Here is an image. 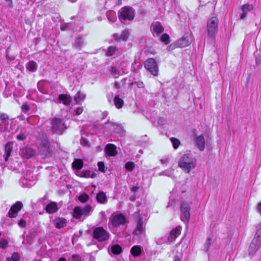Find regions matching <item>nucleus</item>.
Listing matches in <instances>:
<instances>
[{
  "mask_svg": "<svg viewBox=\"0 0 261 261\" xmlns=\"http://www.w3.org/2000/svg\"><path fill=\"white\" fill-rule=\"evenodd\" d=\"M190 204L185 201L180 203V218L182 221L188 222L191 217Z\"/></svg>",
  "mask_w": 261,
  "mask_h": 261,
  "instance_id": "obj_11",
  "label": "nucleus"
},
{
  "mask_svg": "<svg viewBox=\"0 0 261 261\" xmlns=\"http://www.w3.org/2000/svg\"><path fill=\"white\" fill-rule=\"evenodd\" d=\"M113 37L116 41H120L121 40V38H120V34H114Z\"/></svg>",
  "mask_w": 261,
  "mask_h": 261,
  "instance_id": "obj_56",
  "label": "nucleus"
},
{
  "mask_svg": "<svg viewBox=\"0 0 261 261\" xmlns=\"http://www.w3.org/2000/svg\"><path fill=\"white\" fill-rule=\"evenodd\" d=\"M119 127L120 126L119 124L108 120L105 124L104 133H106L107 134L109 135L114 132L117 131Z\"/></svg>",
  "mask_w": 261,
  "mask_h": 261,
  "instance_id": "obj_13",
  "label": "nucleus"
},
{
  "mask_svg": "<svg viewBox=\"0 0 261 261\" xmlns=\"http://www.w3.org/2000/svg\"><path fill=\"white\" fill-rule=\"evenodd\" d=\"M92 210V206L90 204H87L83 208L80 206H76L73 211V217L76 219H80L83 215L84 217H87L90 215Z\"/></svg>",
  "mask_w": 261,
  "mask_h": 261,
  "instance_id": "obj_4",
  "label": "nucleus"
},
{
  "mask_svg": "<svg viewBox=\"0 0 261 261\" xmlns=\"http://www.w3.org/2000/svg\"><path fill=\"white\" fill-rule=\"evenodd\" d=\"M9 119V116L4 113H0V121H1L2 123H4L6 125H8V122L6 123V121L8 120Z\"/></svg>",
  "mask_w": 261,
  "mask_h": 261,
  "instance_id": "obj_35",
  "label": "nucleus"
},
{
  "mask_svg": "<svg viewBox=\"0 0 261 261\" xmlns=\"http://www.w3.org/2000/svg\"><path fill=\"white\" fill-rule=\"evenodd\" d=\"M12 150V145L10 143H8L6 144L5 147V153L4 158L6 161H7L8 158L10 156Z\"/></svg>",
  "mask_w": 261,
  "mask_h": 261,
  "instance_id": "obj_25",
  "label": "nucleus"
},
{
  "mask_svg": "<svg viewBox=\"0 0 261 261\" xmlns=\"http://www.w3.org/2000/svg\"><path fill=\"white\" fill-rule=\"evenodd\" d=\"M143 232V221L141 219H139L138 220L136 228L134 231L133 233L134 235L139 236Z\"/></svg>",
  "mask_w": 261,
  "mask_h": 261,
  "instance_id": "obj_23",
  "label": "nucleus"
},
{
  "mask_svg": "<svg viewBox=\"0 0 261 261\" xmlns=\"http://www.w3.org/2000/svg\"><path fill=\"white\" fill-rule=\"evenodd\" d=\"M58 100L60 102L63 103L66 106L69 105L71 101V97L69 95L61 94L58 96Z\"/></svg>",
  "mask_w": 261,
  "mask_h": 261,
  "instance_id": "obj_20",
  "label": "nucleus"
},
{
  "mask_svg": "<svg viewBox=\"0 0 261 261\" xmlns=\"http://www.w3.org/2000/svg\"><path fill=\"white\" fill-rule=\"evenodd\" d=\"M71 25V23H70L62 24L61 25V30L62 31H65V30H69L70 29Z\"/></svg>",
  "mask_w": 261,
  "mask_h": 261,
  "instance_id": "obj_48",
  "label": "nucleus"
},
{
  "mask_svg": "<svg viewBox=\"0 0 261 261\" xmlns=\"http://www.w3.org/2000/svg\"><path fill=\"white\" fill-rule=\"evenodd\" d=\"M118 15L121 23L126 24L134 19L135 11L132 7L125 6L118 11Z\"/></svg>",
  "mask_w": 261,
  "mask_h": 261,
  "instance_id": "obj_2",
  "label": "nucleus"
},
{
  "mask_svg": "<svg viewBox=\"0 0 261 261\" xmlns=\"http://www.w3.org/2000/svg\"><path fill=\"white\" fill-rule=\"evenodd\" d=\"M117 50H118V49L116 47L113 46H110L107 49L106 56L108 57L112 56L115 54Z\"/></svg>",
  "mask_w": 261,
  "mask_h": 261,
  "instance_id": "obj_36",
  "label": "nucleus"
},
{
  "mask_svg": "<svg viewBox=\"0 0 261 261\" xmlns=\"http://www.w3.org/2000/svg\"><path fill=\"white\" fill-rule=\"evenodd\" d=\"M261 229H257L255 236L252 241L248 249L249 254L253 255L259 248L261 244Z\"/></svg>",
  "mask_w": 261,
  "mask_h": 261,
  "instance_id": "obj_6",
  "label": "nucleus"
},
{
  "mask_svg": "<svg viewBox=\"0 0 261 261\" xmlns=\"http://www.w3.org/2000/svg\"><path fill=\"white\" fill-rule=\"evenodd\" d=\"M81 144L84 146H87L88 144V142L84 138L81 139Z\"/></svg>",
  "mask_w": 261,
  "mask_h": 261,
  "instance_id": "obj_57",
  "label": "nucleus"
},
{
  "mask_svg": "<svg viewBox=\"0 0 261 261\" xmlns=\"http://www.w3.org/2000/svg\"><path fill=\"white\" fill-rule=\"evenodd\" d=\"M135 84L137 85L138 87L141 88H143V83L142 82H135Z\"/></svg>",
  "mask_w": 261,
  "mask_h": 261,
  "instance_id": "obj_60",
  "label": "nucleus"
},
{
  "mask_svg": "<svg viewBox=\"0 0 261 261\" xmlns=\"http://www.w3.org/2000/svg\"><path fill=\"white\" fill-rule=\"evenodd\" d=\"M5 1L7 2L8 6L9 7L12 8V0H5Z\"/></svg>",
  "mask_w": 261,
  "mask_h": 261,
  "instance_id": "obj_61",
  "label": "nucleus"
},
{
  "mask_svg": "<svg viewBox=\"0 0 261 261\" xmlns=\"http://www.w3.org/2000/svg\"><path fill=\"white\" fill-rule=\"evenodd\" d=\"M26 67L29 71L34 72L37 70V64L35 61H30L27 64Z\"/></svg>",
  "mask_w": 261,
  "mask_h": 261,
  "instance_id": "obj_29",
  "label": "nucleus"
},
{
  "mask_svg": "<svg viewBox=\"0 0 261 261\" xmlns=\"http://www.w3.org/2000/svg\"><path fill=\"white\" fill-rule=\"evenodd\" d=\"M7 127V125L4 124V123H0V132L2 131L3 129H6Z\"/></svg>",
  "mask_w": 261,
  "mask_h": 261,
  "instance_id": "obj_59",
  "label": "nucleus"
},
{
  "mask_svg": "<svg viewBox=\"0 0 261 261\" xmlns=\"http://www.w3.org/2000/svg\"><path fill=\"white\" fill-rule=\"evenodd\" d=\"M160 40L165 44H168L170 42V37L168 34L165 33L161 36Z\"/></svg>",
  "mask_w": 261,
  "mask_h": 261,
  "instance_id": "obj_38",
  "label": "nucleus"
},
{
  "mask_svg": "<svg viewBox=\"0 0 261 261\" xmlns=\"http://www.w3.org/2000/svg\"><path fill=\"white\" fill-rule=\"evenodd\" d=\"M178 166L186 173H189L196 166L195 160L191 154H185L181 156L178 162Z\"/></svg>",
  "mask_w": 261,
  "mask_h": 261,
  "instance_id": "obj_1",
  "label": "nucleus"
},
{
  "mask_svg": "<svg viewBox=\"0 0 261 261\" xmlns=\"http://www.w3.org/2000/svg\"><path fill=\"white\" fill-rule=\"evenodd\" d=\"M105 151L107 155L115 156L117 154V151L115 145L113 144H107L105 148Z\"/></svg>",
  "mask_w": 261,
  "mask_h": 261,
  "instance_id": "obj_18",
  "label": "nucleus"
},
{
  "mask_svg": "<svg viewBox=\"0 0 261 261\" xmlns=\"http://www.w3.org/2000/svg\"><path fill=\"white\" fill-rule=\"evenodd\" d=\"M83 167V162L81 159H75L72 163V167L76 170H80Z\"/></svg>",
  "mask_w": 261,
  "mask_h": 261,
  "instance_id": "obj_30",
  "label": "nucleus"
},
{
  "mask_svg": "<svg viewBox=\"0 0 261 261\" xmlns=\"http://www.w3.org/2000/svg\"><path fill=\"white\" fill-rule=\"evenodd\" d=\"M181 227L177 226L175 229L172 230L170 232V238L172 240H175L181 232Z\"/></svg>",
  "mask_w": 261,
  "mask_h": 261,
  "instance_id": "obj_26",
  "label": "nucleus"
},
{
  "mask_svg": "<svg viewBox=\"0 0 261 261\" xmlns=\"http://www.w3.org/2000/svg\"><path fill=\"white\" fill-rule=\"evenodd\" d=\"M83 111V108L82 107H79L74 110V113L76 115H79L82 113Z\"/></svg>",
  "mask_w": 261,
  "mask_h": 261,
  "instance_id": "obj_55",
  "label": "nucleus"
},
{
  "mask_svg": "<svg viewBox=\"0 0 261 261\" xmlns=\"http://www.w3.org/2000/svg\"><path fill=\"white\" fill-rule=\"evenodd\" d=\"M219 20L213 15L207 21V36L214 39L218 31Z\"/></svg>",
  "mask_w": 261,
  "mask_h": 261,
  "instance_id": "obj_3",
  "label": "nucleus"
},
{
  "mask_svg": "<svg viewBox=\"0 0 261 261\" xmlns=\"http://www.w3.org/2000/svg\"><path fill=\"white\" fill-rule=\"evenodd\" d=\"M144 67L151 74L157 76L159 68L155 60L153 58H149L144 62Z\"/></svg>",
  "mask_w": 261,
  "mask_h": 261,
  "instance_id": "obj_9",
  "label": "nucleus"
},
{
  "mask_svg": "<svg viewBox=\"0 0 261 261\" xmlns=\"http://www.w3.org/2000/svg\"><path fill=\"white\" fill-rule=\"evenodd\" d=\"M96 199L97 202L101 204H105L107 201L106 195L103 192H98L96 195Z\"/></svg>",
  "mask_w": 261,
  "mask_h": 261,
  "instance_id": "obj_24",
  "label": "nucleus"
},
{
  "mask_svg": "<svg viewBox=\"0 0 261 261\" xmlns=\"http://www.w3.org/2000/svg\"><path fill=\"white\" fill-rule=\"evenodd\" d=\"M111 252L114 254H119L122 251V248L119 245H114L111 247Z\"/></svg>",
  "mask_w": 261,
  "mask_h": 261,
  "instance_id": "obj_34",
  "label": "nucleus"
},
{
  "mask_svg": "<svg viewBox=\"0 0 261 261\" xmlns=\"http://www.w3.org/2000/svg\"><path fill=\"white\" fill-rule=\"evenodd\" d=\"M39 154L43 159L49 158L52 155L50 143L47 140H43L38 147Z\"/></svg>",
  "mask_w": 261,
  "mask_h": 261,
  "instance_id": "obj_5",
  "label": "nucleus"
},
{
  "mask_svg": "<svg viewBox=\"0 0 261 261\" xmlns=\"http://www.w3.org/2000/svg\"><path fill=\"white\" fill-rule=\"evenodd\" d=\"M58 210L57 204L55 202H51L46 206L45 211L48 214H54Z\"/></svg>",
  "mask_w": 261,
  "mask_h": 261,
  "instance_id": "obj_21",
  "label": "nucleus"
},
{
  "mask_svg": "<svg viewBox=\"0 0 261 261\" xmlns=\"http://www.w3.org/2000/svg\"><path fill=\"white\" fill-rule=\"evenodd\" d=\"M135 167V164L133 162H128L125 165V169L129 172L132 171Z\"/></svg>",
  "mask_w": 261,
  "mask_h": 261,
  "instance_id": "obj_40",
  "label": "nucleus"
},
{
  "mask_svg": "<svg viewBox=\"0 0 261 261\" xmlns=\"http://www.w3.org/2000/svg\"><path fill=\"white\" fill-rule=\"evenodd\" d=\"M110 72L115 78L118 77L120 75V70L116 66H111L110 67Z\"/></svg>",
  "mask_w": 261,
  "mask_h": 261,
  "instance_id": "obj_33",
  "label": "nucleus"
},
{
  "mask_svg": "<svg viewBox=\"0 0 261 261\" xmlns=\"http://www.w3.org/2000/svg\"><path fill=\"white\" fill-rule=\"evenodd\" d=\"M195 142L197 148L200 150L203 151L205 148V139L203 135L196 136L195 137Z\"/></svg>",
  "mask_w": 261,
  "mask_h": 261,
  "instance_id": "obj_16",
  "label": "nucleus"
},
{
  "mask_svg": "<svg viewBox=\"0 0 261 261\" xmlns=\"http://www.w3.org/2000/svg\"><path fill=\"white\" fill-rule=\"evenodd\" d=\"M66 220L64 218L58 217L53 220V223L58 229L63 228L66 224Z\"/></svg>",
  "mask_w": 261,
  "mask_h": 261,
  "instance_id": "obj_19",
  "label": "nucleus"
},
{
  "mask_svg": "<svg viewBox=\"0 0 261 261\" xmlns=\"http://www.w3.org/2000/svg\"><path fill=\"white\" fill-rule=\"evenodd\" d=\"M129 36V32L127 30L123 31L120 34L121 40L126 41Z\"/></svg>",
  "mask_w": 261,
  "mask_h": 261,
  "instance_id": "obj_44",
  "label": "nucleus"
},
{
  "mask_svg": "<svg viewBox=\"0 0 261 261\" xmlns=\"http://www.w3.org/2000/svg\"><path fill=\"white\" fill-rule=\"evenodd\" d=\"M37 180V177L33 173L27 171L23 178L20 180L23 187L30 188L33 186Z\"/></svg>",
  "mask_w": 261,
  "mask_h": 261,
  "instance_id": "obj_10",
  "label": "nucleus"
},
{
  "mask_svg": "<svg viewBox=\"0 0 261 261\" xmlns=\"http://www.w3.org/2000/svg\"><path fill=\"white\" fill-rule=\"evenodd\" d=\"M86 97V95L80 91H78L74 97V100L77 102L80 100L84 99Z\"/></svg>",
  "mask_w": 261,
  "mask_h": 261,
  "instance_id": "obj_37",
  "label": "nucleus"
},
{
  "mask_svg": "<svg viewBox=\"0 0 261 261\" xmlns=\"http://www.w3.org/2000/svg\"><path fill=\"white\" fill-rule=\"evenodd\" d=\"M20 257L18 253L14 252L12 254L11 257L7 258V261H19Z\"/></svg>",
  "mask_w": 261,
  "mask_h": 261,
  "instance_id": "obj_39",
  "label": "nucleus"
},
{
  "mask_svg": "<svg viewBox=\"0 0 261 261\" xmlns=\"http://www.w3.org/2000/svg\"><path fill=\"white\" fill-rule=\"evenodd\" d=\"M21 110L23 112L26 113L30 110V107L27 103H24L21 106Z\"/></svg>",
  "mask_w": 261,
  "mask_h": 261,
  "instance_id": "obj_51",
  "label": "nucleus"
},
{
  "mask_svg": "<svg viewBox=\"0 0 261 261\" xmlns=\"http://www.w3.org/2000/svg\"><path fill=\"white\" fill-rule=\"evenodd\" d=\"M81 177H92L94 178L96 177V174L93 172L89 170L83 171L81 173Z\"/></svg>",
  "mask_w": 261,
  "mask_h": 261,
  "instance_id": "obj_32",
  "label": "nucleus"
},
{
  "mask_svg": "<svg viewBox=\"0 0 261 261\" xmlns=\"http://www.w3.org/2000/svg\"><path fill=\"white\" fill-rule=\"evenodd\" d=\"M179 47H185L189 45L191 40L189 39L187 34L184 35L181 38L176 41Z\"/></svg>",
  "mask_w": 261,
  "mask_h": 261,
  "instance_id": "obj_17",
  "label": "nucleus"
},
{
  "mask_svg": "<svg viewBox=\"0 0 261 261\" xmlns=\"http://www.w3.org/2000/svg\"><path fill=\"white\" fill-rule=\"evenodd\" d=\"M253 6L252 5L250 4H245L243 5L241 7V10L242 11H247V13L248 11H250V10L253 9Z\"/></svg>",
  "mask_w": 261,
  "mask_h": 261,
  "instance_id": "obj_45",
  "label": "nucleus"
},
{
  "mask_svg": "<svg viewBox=\"0 0 261 261\" xmlns=\"http://www.w3.org/2000/svg\"><path fill=\"white\" fill-rule=\"evenodd\" d=\"M170 140L172 143L173 147L174 149H177L180 144V141L176 138H171Z\"/></svg>",
  "mask_w": 261,
  "mask_h": 261,
  "instance_id": "obj_42",
  "label": "nucleus"
},
{
  "mask_svg": "<svg viewBox=\"0 0 261 261\" xmlns=\"http://www.w3.org/2000/svg\"><path fill=\"white\" fill-rule=\"evenodd\" d=\"M212 239L211 238H207L204 245L203 250L205 252H207L210 249L211 245Z\"/></svg>",
  "mask_w": 261,
  "mask_h": 261,
  "instance_id": "obj_43",
  "label": "nucleus"
},
{
  "mask_svg": "<svg viewBox=\"0 0 261 261\" xmlns=\"http://www.w3.org/2000/svg\"><path fill=\"white\" fill-rule=\"evenodd\" d=\"M36 154V151L30 147H22L19 150V154L22 158L30 159L34 156Z\"/></svg>",
  "mask_w": 261,
  "mask_h": 261,
  "instance_id": "obj_12",
  "label": "nucleus"
},
{
  "mask_svg": "<svg viewBox=\"0 0 261 261\" xmlns=\"http://www.w3.org/2000/svg\"><path fill=\"white\" fill-rule=\"evenodd\" d=\"M114 105L117 109L121 108L124 104L123 100L119 97V95H117L114 99Z\"/></svg>",
  "mask_w": 261,
  "mask_h": 261,
  "instance_id": "obj_28",
  "label": "nucleus"
},
{
  "mask_svg": "<svg viewBox=\"0 0 261 261\" xmlns=\"http://www.w3.org/2000/svg\"><path fill=\"white\" fill-rule=\"evenodd\" d=\"M114 87L117 89L120 88V84L118 82H116L114 84Z\"/></svg>",
  "mask_w": 261,
  "mask_h": 261,
  "instance_id": "obj_64",
  "label": "nucleus"
},
{
  "mask_svg": "<svg viewBox=\"0 0 261 261\" xmlns=\"http://www.w3.org/2000/svg\"><path fill=\"white\" fill-rule=\"evenodd\" d=\"M85 42L84 41L83 38L81 36L77 37L73 44L74 47L76 48L81 49L85 45Z\"/></svg>",
  "mask_w": 261,
  "mask_h": 261,
  "instance_id": "obj_27",
  "label": "nucleus"
},
{
  "mask_svg": "<svg viewBox=\"0 0 261 261\" xmlns=\"http://www.w3.org/2000/svg\"><path fill=\"white\" fill-rule=\"evenodd\" d=\"M97 165H98V170L100 171H101L102 172H105V171H106L105 166L103 162H98L97 164Z\"/></svg>",
  "mask_w": 261,
  "mask_h": 261,
  "instance_id": "obj_49",
  "label": "nucleus"
},
{
  "mask_svg": "<svg viewBox=\"0 0 261 261\" xmlns=\"http://www.w3.org/2000/svg\"><path fill=\"white\" fill-rule=\"evenodd\" d=\"M151 27L153 32L158 35L162 33L164 31V28L160 22H156L154 24H152Z\"/></svg>",
  "mask_w": 261,
  "mask_h": 261,
  "instance_id": "obj_22",
  "label": "nucleus"
},
{
  "mask_svg": "<svg viewBox=\"0 0 261 261\" xmlns=\"http://www.w3.org/2000/svg\"><path fill=\"white\" fill-rule=\"evenodd\" d=\"M71 258L73 260V261H82L81 257L78 254L72 255Z\"/></svg>",
  "mask_w": 261,
  "mask_h": 261,
  "instance_id": "obj_53",
  "label": "nucleus"
},
{
  "mask_svg": "<svg viewBox=\"0 0 261 261\" xmlns=\"http://www.w3.org/2000/svg\"><path fill=\"white\" fill-rule=\"evenodd\" d=\"M176 47H179V46L177 45L176 41H175V42L171 43L169 45H168L167 47V49L169 51H170L173 50Z\"/></svg>",
  "mask_w": 261,
  "mask_h": 261,
  "instance_id": "obj_47",
  "label": "nucleus"
},
{
  "mask_svg": "<svg viewBox=\"0 0 261 261\" xmlns=\"http://www.w3.org/2000/svg\"><path fill=\"white\" fill-rule=\"evenodd\" d=\"M22 203L20 201H17L10 208L8 216L10 218H15L17 213L22 207Z\"/></svg>",
  "mask_w": 261,
  "mask_h": 261,
  "instance_id": "obj_14",
  "label": "nucleus"
},
{
  "mask_svg": "<svg viewBox=\"0 0 261 261\" xmlns=\"http://www.w3.org/2000/svg\"><path fill=\"white\" fill-rule=\"evenodd\" d=\"M18 224L20 227L24 228L26 226V221L23 219H20L18 221Z\"/></svg>",
  "mask_w": 261,
  "mask_h": 261,
  "instance_id": "obj_54",
  "label": "nucleus"
},
{
  "mask_svg": "<svg viewBox=\"0 0 261 261\" xmlns=\"http://www.w3.org/2000/svg\"><path fill=\"white\" fill-rule=\"evenodd\" d=\"M138 189V187H136V186H134L131 188V191L133 192H136Z\"/></svg>",
  "mask_w": 261,
  "mask_h": 261,
  "instance_id": "obj_62",
  "label": "nucleus"
},
{
  "mask_svg": "<svg viewBox=\"0 0 261 261\" xmlns=\"http://www.w3.org/2000/svg\"><path fill=\"white\" fill-rule=\"evenodd\" d=\"M257 210L258 212L261 214V202L257 204Z\"/></svg>",
  "mask_w": 261,
  "mask_h": 261,
  "instance_id": "obj_63",
  "label": "nucleus"
},
{
  "mask_svg": "<svg viewBox=\"0 0 261 261\" xmlns=\"http://www.w3.org/2000/svg\"><path fill=\"white\" fill-rule=\"evenodd\" d=\"M16 138L18 141H23L27 138V135L23 134H19L17 135Z\"/></svg>",
  "mask_w": 261,
  "mask_h": 261,
  "instance_id": "obj_52",
  "label": "nucleus"
},
{
  "mask_svg": "<svg viewBox=\"0 0 261 261\" xmlns=\"http://www.w3.org/2000/svg\"><path fill=\"white\" fill-rule=\"evenodd\" d=\"M93 237L99 242H103L109 239V233L102 227H98L93 231Z\"/></svg>",
  "mask_w": 261,
  "mask_h": 261,
  "instance_id": "obj_8",
  "label": "nucleus"
},
{
  "mask_svg": "<svg viewBox=\"0 0 261 261\" xmlns=\"http://www.w3.org/2000/svg\"><path fill=\"white\" fill-rule=\"evenodd\" d=\"M126 222V218L122 214L115 215L112 220V224L114 227H118L121 225H123Z\"/></svg>",
  "mask_w": 261,
  "mask_h": 261,
  "instance_id": "obj_15",
  "label": "nucleus"
},
{
  "mask_svg": "<svg viewBox=\"0 0 261 261\" xmlns=\"http://www.w3.org/2000/svg\"><path fill=\"white\" fill-rule=\"evenodd\" d=\"M8 246V242L6 240H1L0 241V248L5 249Z\"/></svg>",
  "mask_w": 261,
  "mask_h": 261,
  "instance_id": "obj_50",
  "label": "nucleus"
},
{
  "mask_svg": "<svg viewBox=\"0 0 261 261\" xmlns=\"http://www.w3.org/2000/svg\"><path fill=\"white\" fill-rule=\"evenodd\" d=\"M89 198V196L86 193H83L79 196V200L82 203L86 202Z\"/></svg>",
  "mask_w": 261,
  "mask_h": 261,
  "instance_id": "obj_41",
  "label": "nucleus"
},
{
  "mask_svg": "<svg viewBox=\"0 0 261 261\" xmlns=\"http://www.w3.org/2000/svg\"><path fill=\"white\" fill-rule=\"evenodd\" d=\"M247 11H243V13L240 15V18L241 19H243L245 18L247 16Z\"/></svg>",
  "mask_w": 261,
  "mask_h": 261,
  "instance_id": "obj_58",
  "label": "nucleus"
},
{
  "mask_svg": "<svg viewBox=\"0 0 261 261\" xmlns=\"http://www.w3.org/2000/svg\"><path fill=\"white\" fill-rule=\"evenodd\" d=\"M51 129L54 133L61 135L66 129L63 120L58 118H54L51 120Z\"/></svg>",
  "mask_w": 261,
  "mask_h": 261,
  "instance_id": "obj_7",
  "label": "nucleus"
},
{
  "mask_svg": "<svg viewBox=\"0 0 261 261\" xmlns=\"http://www.w3.org/2000/svg\"><path fill=\"white\" fill-rule=\"evenodd\" d=\"M160 175H165V176H167L168 177H173V172H172V170H165V171H164L162 172H161L160 174H159Z\"/></svg>",
  "mask_w": 261,
  "mask_h": 261,
  "instance_id": "obj_46",
  "label": "nucleus"
},
{
  "mask_svg": "<svg viewBox=\"0 0 261 261\" xmlns=\"http://www.w3.org/2000/svg\"><path fill=\"white\" fill-rule=\"evenodd\" d=\"M141 247L139 246H133L130 250L132 254L135 256H137L140 255L141 253Z\"/></svg>",
  "mask_w": 261,
  "mask_h": 261,
  "instance_id": "obj_31",
  "label": "nucleus"
}]
</instances>
